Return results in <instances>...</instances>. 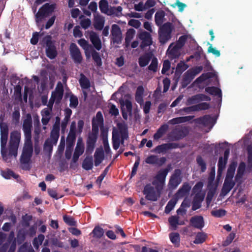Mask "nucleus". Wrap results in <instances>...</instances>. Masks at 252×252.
<instances>
[{
    "mask_svg": "<svg viewBox=\"0 0 252 252\" xmlns=\"http://www.w3.org/2000/svg\"><path fill=\"white\" fill-rule=\"evenodd\" d=\"M101 125L95 123L94 118L92 120V130L88 134L86 141V153L87 155H91L93 152L95 143L97 141L99 126Z\"/></svg>",
    "mask_w": 252,
    "mask_h": 252,
    "instance_id": "f257e3e1",
    "label": "nucleus"
},
{
    "mask_svg": "<svg viewBox=\"0 0 252 252\" xmlns=\"http://www.w3.org/2000/svg\"><path fill=\"white\" fill-rule=\"evenodd\" d=\"M174 29L172 23L168 22L159 27L158 36L159 42L164 44L171 38V33Z\"/></svg>",
    "mask_w": 252,
    "mask_h": 252,
    "instance_id": "f03ea898",
    "label": "nucleus"
},
{
    "mask_svg": "<svg viewBox=\"0 0 252 252\" xmlns=\"http://www.w3.org/2000/svg\"><path fill=\"white\" fill-rule=\"evenodd\" d=\"M162 189H158L154 187L151 184H146L143 190V193L145 195V199L151 201H156L160 197Z\"/></svg>",
    "mask_w": 252,
    "mask_h": 252,
    "instance_id": "7ed1b4c3",
    "label": "nucleus"
},
{
    "mask_svg": "<svg viewBox=\"0 0 252 252\" xmlns=\"http://www.w3.org/2000/svg\"><path fill=\"white\" fill-rule=\"evenodd\" d=\"M21 139V133L17 130L11 132L9 145V155L16 157Z\"/></svg>",
    "mask_w": 252,
    "mask_h": 252,
    "instance_id": "20e7f679",
    "label": "nucleus"
},
{
    "mask_svg": "<svg viewBox=\"0 0 252 252\" xmlns=\"http://www.w3.org/2000/svg\"><path fill=\"white\" fill-rule=\"evenodd\" d=\"M42 42L45 45V53L47 57L51 60L54 59L58 55L57 47L55 41L52 40L50 35H47L43 38Z\"/></svg>",
    "mask_w": 252,
    "mask_h": 252,
    "instance_id": "39448f33",
    "label": "nucleus"
},
{
    "mask_svg": "<svg viewBox=\"0 0 252 252\" xmlns=\"http://www.w3.org/2000/svg\"><path fill=\"white\" fill-rule=\"evenodd\" d=\"M171 165L169 164L167 167L159 170L157 174L154 177V180L152 182V185L157 187L158 189H163V186L165 184L166 177L170 170Z\"/></svg>",
    "mask_w": 252,
    "mask_h": 252,
    "instance_id": "423d86ee",
    "label": "nucleus"
},
{
    "mask_svg": "<svg viewBox=\"0 0 252 252\" xmlns=\"http://www.w3.org/2000/svg\"><path fill=\"white\" fill-rule=\"evenodd\" d=\"M55 9V4L46 3L43 5L38 10L35 15L36 22L41 21L43 19L48 16L54 12Z\"/></svg>",
    "mask_w": 252,
    "mask_h": 252,
    "instance_id": "0eeeda50",
    "label": "nucleus"
},
{
    "mask_svg": "<svg viewBox=\"0 0 252 252\" xmlns=\"http://www.w3.org/2000/svg\"><path fill=\"white\" fill-rule=\"evenodd\" d=\"M189 133V130L187 126H177L169 134V137L172 141H178L187 136Z\"/></svg>",
    "mask_w": 252,
    "mask_h": 252,
    "instance_id": "6e6552de",
    "label": "nucleus"
},
{
    "mask_svg": "<svg viewBox=\"0 0 252 252\" xmlns=\"http://www.w3.org/2000/svg\"><path fill=\"white\" fill-rule=\"evenodd\" d=\"M182 182V171L176 169L172 174L168 183V188L171 189H175Z\"/></svg>",
    "mask_w": 252,
    "mask_h": 252,
    "instance_id": "1a4fd4ad",
    "label": "nucleus"
},
{
    "mask_svg": "<svg viewBox=\"0 0 252 252\" xmlns=\"http://www.w3.org/2000/svg\"><path fill=\"white\" fill-rule=\"evenodd\" d=\"M32 118L31 114L28 113L23 121V130L25 139L32 138Z\"/></svg>",
    "mask_w": 252,
    "mask_h": 252,
    "instance_id": "9d476101",
    "label": "nucleus"
},
{
    "mask_svg": "<svg viewBox=\"0 0 252 252\" xmlns=\"http://www.w3.org/2000/svg\"><path fill=\"white\" fill-rule=\"evenodd\" d=\"M60 118L57 117L56 122L51 131L50 138H49L53 142V144L55 145L57 144L60 136Z\"/></svg>",
    "mask_w": 252,
    "mask_h": 252,
    "instance_id": "9b49d317",
    "label": "nucleus"
},
{
    "mask_svg": "<svg viewBox=\"0 0 252 252\" xmlns=\"http://www.w3.org/2000/svg\"><path fill=\"white\" fill-rule=\"evenodd\" d=\"M180 147L179 144L176 143H164L157 146L154 152L158 154L166 153L168 150Z\"/></svg>",
    "mask_w": 252,
    "mask_h": 252,
    "instance_id": "f8f14e48",
    "label": "nucleus"
},
{
    "mask_svg": "<svg viewBox=\"0 0 252 252\" xmlns=\"http://www.w3.org/2000/svg\"><path fill=\"white\" fill-rule=\"evenodd\" d=\"M63 88L61 82H59L57 85L55 90L52 92L51 97H53L56 100V104L60 103L63 95Z\"/></svg>",
    "mask_w": 252,
    "mask_h": 252,
    "instance_id": "ddd939ff",
    "label": "nucleus"
},
{
    "mask_svg": "<svg viewBox=\"0 0 252 252\" xmlns=\"http://www.w3.org/2000/svg\"><path fill=\"white\" fill-rule=\"evenodd\" d=\"M70 53L74 62L80 63L82 61V57L79 49L75 43H72L70 45Z\"/></svg>",
    "mask_w": 252,
    "mask_h": 252,
    "instance_id": "4468645a",
    "label": "nucleus"
},
{
    "mask_svg": "<svg viewBox=\"0 0 252 252\" xmlns=\"http://www.w3.org/2000/svg\"><path fill=\"white\" fill-rule=\"evenodd\" d=\"M0 147L2 149L6 145L8 136V126L7 124L1 123L0 124Z\"/></svg>",
    "mask_w": 252,
    "mask_h": 252,
    "instance_id": "2eb2a0df",
    "label": "nucleus"
},
{
    "mask_svg": "<svg viewBox=\"0 0 252 252\" xmlns=\"http://www.w3.org/2000/svg\"><path fill=\"white\" fill-rule=\"evenodd\" d=\"M139 38L142 40L141 47L144 48L151 45L152 44L151 35L147 32H143L139 35Z\"/></svg>",
    "mask_w": 252,
    "mask_h": 252,
    "instance_id": "dca6fc26",
    "label": "nucleus"
},
{
    "mask_svg": "<svg viewBox=\"0 0 252 252\" xmlns=\"http://www.w3.org/2000/svg\"><path fill=\"white\" fill-rule=\"evenodd\" d=\"M111 35L113 36L114 42L119 43L122 39V32L119 26L116 24H113L111 26Z\"/></svg>",
    "mask_w": 252,
    "mask_h": 252,
    "instance_id": "f3484780",
    "label": "nucleus"
},
{
    "mask_svg": "<svg viewBox=\"0 0 252 252\" xmlns=\"http://www.w3.org/2000/svg\"><path fill=\"white\" fill-rule=\"evenodd\" d=\"M190 222L193 227L200 230L204 226V219L201 216H195L191 217Z\"/></svg>",
    "mask_w": 252,
    "mask_h": 252,
    "instance_id": "a211bd4d",
    "label": "nucleus"
},
{
    "mask_svg": "<svg viewBox=\"0 0 252 252\" xmlns=\"http://www.w3.org/2000/svg\"><path fill=\"white\" fill-rule=\"evenodd\" d=\"M90 39L94 47L97 50H99L101 48V42L98 35L94 31L89 32Z\"/></svg>",
    "mask_w": 252,
    "mask_h": 252,
    "instance_id": "6ab92c4d",
    "label": "nucleus"
},
{
    "mask_svg": "<svg viewBox=\"0 0 252 252\" xmlns=\"http://www.w3.org/2000/svg\"><path fill=\"white\" fill-rule=\"evenodd\" d=\"M191 189V187L188 183H184L182 186L179 189L175 195L177 198H181L188 194Z\"/></svg>",
    "mask_w": 252,
    "mask_h": 252,
    "instance_id": "aec40b11",
    "label": "nucleus"
},
{
    "mask_svg": "<svg viewBox=\"0 0 252 252\" xmlns=\"http://www.w3.org/2000/svg\"><path fill=\"white\" fill-rule=\"evenodd\" d=\"M33 153V145L32 138L25 139L22 154L32 156Z\"/></svg>",
    "mask_w": 252,
    "mask_h": 252,
    "instance_id": "412c9836",
    "label": "nucleus"
},
{
    "mask_svg": "<svg viewBox=\"0 0 252 252\" xmlns=\"http://www.w3.org/2000/svg\"><path fill=\"white\" fill-rule=\"evenodd\" d=\"M104 24V18L102 16L96 14L94 15V26L96 30H101L103 28Z\"/></svg>",
    "mask_w": 252,
    "mask_h": 252,
    "instance_id": "4be33fe9",
    "label": "nucleus"
},
{
    "mask_svg": "<svg viewBox=\"0 0 252 252\" xmlns=\"http://www.w3.org/2000/svg\"><path fill=\"white\" fill-rule=\"evenodd\" d=\"M32 156L25 155L22 153L20 157V163L23 165L22 169L26 170H29L31 168L30 163H31Z\"/></svg>",
    "mask_w": 252,
    "mask_h": 252,
    "instance_id": "5701e85b",
    "label": "nucleus"
},
{
    "mask_svg": "<svg viewBox=\"0 0 252 252\" xmlns=\"http://www.w3.org/2000/svg\"><path fill=\"white\" fill-rule=\"evenodd\" d=\"M168 128L169 126L167 124H165L161 125L154 134L153 138L154 140H158L161 138L166 133Z\"/></svg>",
    "mask_w": 252,
    "mask_h": 252,
    "instance_id": "b1692460",
    "label": "nucleus"
},
{
    "mask_svg": "<svg viewBox=\"0 0 252 252\" xmlns=\"http://www.w3.org/2000/svg\"><path fill=\"white\" fill-rule=\"evenodd\" d=\"M194 78V77L192 74L191 71L189 70L187 71L183 76L181 82L182 88H186L189 84L190 83V82Z\"/></svg>",
    "mask_w": 252,
    "mask_h": 252,
    "instance_id": "393cba45",
    "label": "nucleus"
},
{
    "mask_svg": "<svg viewBox=\"0 0 252 252\" xmlns=\"http://www.w3.org/2000/svg\"><path fill=\"white\" fill-rule=\"evenodd\" d=\"M194 118V116H188L179 117L173 118L168 121V123L171 125H176L189 122Z\"/></svg>",
    "mask_w": 252,
    "mask_h": 252,
    "instance_id": "a878e982",
    "label": "nucleus"
},
{
    "mask_svg": "<svg viewBox=\"0 0 252 252\" xmlns=\"http://www.w3.org/2000/svg\"><path fill=\"white\" fill-rule=\"evenodd\" d=\"M100 137L103 141L104 150L106 153H108L110 151V148L108 140V131L101 128Z\"/></svg>",
    "mask_w": 252,
    "mask_h": 252,
    "instance_id": "bb28decb",
    "label": "nucleus"
},
{
    "mask_svg": "<svg viewBox=\"0 0 252 252\" xmlns=\"http://www.w3.org/2000/svg\"><path fill=\"white\" fill-rule=\"evenodd\" d=\"M196 123L207 126L213 123V118L209 115H206L195 120Z\"/></svg>",
    "mask_w": 252,
    "mask_h": 252,
    "instance_id": "cd10ccee",
    "label": "nucleus"
},
{
    "mask_svg": "<svg viewBox=\"0 0 252 252\" xmlns=\"http://www.w3.org/2000/svg\"><path fill=\"white\" fill-rule=\"evenodd\" d=\"M235 184V182H227V181H224L221 190V194L223 196L226 195L233 188Z\"/></svg>",
    "mask_w": 252,
    "mask_h": 252,
    "instance_id": "c85d7f7f",
    "label": "nucleus"
},
{
    "mask_svg": "<svg viewBox=\"0 0 252 252\" xmlns=\"http://www.w3.org/2000/svg\"><path fill=\"white\" fill-rule=\"evenodd\" d=\"M205 91L210 94L218 96L220 98V100L221 101L222 93L220 88L214 86L208 87L205 88Z\"/></svg>",
    "mask_w": 252,
    "mask_h": 252,
    "instance_id": "c756f323",
    "label": "nucleus"
},
{
    "mask_svg": "<svg viewBox=\"0 0 252 252\" xmlns=\"http://www.w3.org/2000/svg\"><path fill=\"white\" fill-rule=\"evenodd\" d=\"M246 170V164L244 162L242 161L240 163L237 171V174L235 177L236 182L240 181L242 178Z\"/></svg>",
    "mask_w": 252,
    "mask_h": 252,
    "instance_id": "7c9ffc66",
    "label": "nucleus"
},
{
    "mask_svg": "<svg viewBox=\"0 0 252 252\" xmlns=\"http://www.w3.org/2000/svg\"><path fill=\"white\" fill-rule=\"evenodd\" d=\"M165 16V12L163 10H159L157 11L155 15V21L156 24L159 27L162 25V23L164 20Z\"/></svg>",
    "mask_w": 252,
    "mask_h": 252,
    "instance_id": "2f4dec72",
    "label": "nucleus"
},
{
    "mask_svg": "<svg viewBox=\"0 0 252 252\" xmlns=\"http://www.w3.org/2000/svg\"><path fill=\"white\" fill-rule=\"evenodd\" d=\"M168 221L173 229L176 230L178 225L184 224V222H179V217L178 215L172 216L168 218Z\"/></svg>",
    "mask_w": 252,
    "mask_h": 252,
    "instance_id": "473e14b6",
    "label": "nucleus"
},
{
    "mask_svg": "<svg viewBox=\"0 0 252 252\" xmlns=\"http://www.w3.org/2000/svg\"><path fill=\"white\" fill-rule=\"evenodd\" d=\"M80 85L83 89H88L91 86L90 80L83 73L80 74V78L79 80Z\"/></svg>",
    "mask_w": 252,
    "mask_h": 252,
    "instance_id": "72a5a7b5",
    "label": "nucleus"
},
{
    "mask_svg": "<svg viewBox=\"0 0 252 252\" xmlns=\"http://www.w3.org/2000/svg\"><path fill=\"white\" fill-rule=\"evenodd\" d=\"M227 160L224 159L222 157L219 158L218 163V172L217 178H219L221 177L223 170L225 168Z\"/></svg>",
    "mask_w": 252,
    "mask_h": 252,
    "instance_id": "f704fd0d",
    "label": "nucleus"
},
{
    "mask_svg": "<svg viewBox=\"0 0 252 252\" xmlns=\"http://www.w3.org/2000/svg\"><path fill=\"white\" fill-rule=\"evenodd\" d=\"M93 167V159L92 156L87 157L82 162V167L86 170H90Z\"/></svg>",
    "mask_w": 252,
    "mask_h": 252,
    "instance_id": "c9c22d12",
    "label": "nucleus"
},
{
    "mask_svg": "<svg viewBox=\"0 0 252 252\" xmlns=\"http://www.w3.org/2000/svg\"><path fill=\"white\" fill-rule=\"evenodd\" d=\"M178 199V198L175 196L168 201L164 210V212L166 214H169L174 209Z\"/></svg>",
    "mask_w": 252,
    "mask_h": 252,
    "instance_id": "e433bc0d",
    "label": "nucleus"
},
{
    "mask_svg": "<svg viewBox=\"0 0 252 252\" xmlns=\"http://www.w3.org/2000/svg\"><path fill=\"white\" fill-rule=\"evenodd\" d=\"M152 56L150 54H146L139 58L138 63L140 67H145L150 62Z\"/></svg>",
    "mask_w": 252,
    "mask_h": 252,
    "instance_id": "4c0bfd02",
    "label": "nucleus"
},
{
    "mask_svg": "<svg viewBox=\"0 0 252 252\" xmlns=\"http://www.w3.org/2000/svg\"><path fill=\"white\" fill-rule=\"evenodd\" d=\"M189 66L185 63L182 61L180 62L177 65L175 75H178V78H179L181 74Z\"/></svg>",
    "mask_w": 252,
    "mask_h": 252,
    "instance_id": "58836bf2",
    "label": "nucleus"
},
{
    "mask_svg": "<svg viewBox=\"0 0 252 252\" xmlns=\"http://www.w3.org/2000/svg\"><path fill=\"white\" fill-rule=\"evenodd\" d=\"M144 92V90L142 86H139L137 88L135 95V99L139 103H141L143 100V95Z\"/></svg>",
    "mask_w": 252,
    "mask_h": 252,
    "instance_id": "ea45409f",
    "label": "nucleus"
},
{
    "mask_svg": "<svg viewBox=\"0 0 252 252\" xmlns=\"http://www.w3.org/2000/svg\"><path fill=\"white\" fill-rule=\"evenodd\" d=\"M14 241H16V239L15 238V234L13 231H11L9 234V235L7 239V242L5 244H4L2 247V248L3 249L4 252H5L8 249L10 245V244L12 243Z\"/></svg>",
    "mask_w": 252,
    "mask_h": 252,
    "instance_id": "a19ab883",
    "label": "nucleus"
},
{
    "mask_svg": "<svg viewBox=\"0 0 252 252\" xmlns=\"http://www.w3.org/2000/svg\"><path fill=\"white\" fill-rule=\"evenodd\" d=\"M104 229L99 226H96L92 232L93 237L95 238L100 239L104 235Z\"/></svg>",
    "mask_w": 252,
    "mask_h": 252,
    "instance_id": "79ce46f5",
    "label": "nucleus"
},
{
    "mask_svg": "<svg viewBox=\"0 0 252 252\" xmlns=\"http://www.w3.org/2000/svg\"><path fill=\"white\" fill-rule=\"evenodd\" d=\"M26 231L23 229H20L17 234L16 242L18 245L22 244L26 239Z\"/></svg>",
    "mask_w": 252,
    "mask_h": 252,
    "instance_id": "37998d69",
    "label": "nucleus"
},
{
    "mask_svg": "<svg viewBox=\"0 0 252 252\" xmlns=\"http://www.w3.org/2000/svg\"><path fill=\"white\" fill-rule=\"evenodd\" d=\"M20 118V110L18 107H14V111L12 115V120L15 125H18L19 123Z\"/></svg>",
    "mask_w": 252,
    "mask_h": 252,
    "instance_id": "c03bdc74",
    "label": "nucleus"
},
{
    "mask_svg": "<svg viewBox=\"0 0 252 252\" xmlns=\"http://www.w3.org/2000/svg\"><path fill=\"white\" fill-rule=\"evenodd\" d=\"M84 152V147H78V146H76L72 157L73 161L77 162L79 157L83 154Z\"/></svg>",
    "mask_w": 252,
    "mask_h": 252,
    "instance_id": "a18cd8bd",
    "label": "nucleus"
},
{
    "mask_svg": "<svg viewBox=\"0 0 252 252\" xmlns=\"http://www.w3.org/2000/svg\"><path fill=\"white\" fill-rule=\"evenodd\" d=\"M99 9L102 13H107L108 15H110V13H108V3L106 0H100L99 2Z\"/></svg>",
    "mask_w": 252,
    "mask_h": 252,
    "instance_id": "49530a36",
    "label": "nucleus"
},
{
    "mask_svg": "<svg viewBox=\"0 0 252 252\" xmlns=\"http://www.w3.org/2000/svg\"><path fill=\"white\" fill-rule=\"evenodd\" d=\"M53 145L54 144L51 140H50L49 139H46L44 144V151L45 152H48L49 154L52 153L53 148Z\"/></svg>",
    "mask_w": 252,
    "mask_h": 252,
    "instance_id": "de8ad7c7",
    "label": "nucleus"
},
{
    "mask_svg": "<svg viewBox=\"0 0 252 252\" xmlns=\"http://www.w3.org/2000/svg\"><path fill=\"white\" fill-rule=\"evenodd\" d=\"M1 174L6 179H10L11 177H13L15 179H17L19 177L18 175L15 174L13 171L9 169H8L7 171H2Z\"/></svg>",
    "mask_w": 252,
    "mask_h": 252,
    "instance_id": "09e8293b",
    "label": "nucleus"
},
{
    "mask_svg": "<svg viewBox=\"0 0 252 252\" xmlns=\"http://www.w3.org/2000/svg\"><path fill=\"white\" fill-rule=\"evenodd\" d=\"M207 237V235L203 232H198L195 237V239L194 241L195 244H201L203 243Z\"/></svg>",
    "mask_w": 252,
    "mask_h": 252,
    "instance_id": "8fccbe9b",
    "label": "nucleus"
},
{
    "mask_svg": "<svg viewBox=\"0 0 252 252\" xmlns=\"http://www.w3.org/2000/svg\"><path fill=\"white\" fill-rule=\"evenodd\" d=\"M32 217L31 215L26 214L22 216V225L24 227H28L30 226V221L32 220Z\"/></svg>",
    "mask_w": 252,
    "mask_h": 252,
    "instance_id": "3c124183",
    "label": "nucleus"
},
{
    "mask_svg": "<svg viewBox=\"0 0 252 252\" xmlns=\"http://www.w3.org/2000/svg\"><path fill=\"white\" fill-rule=\"evenodd\" d=\"M121 107H123V108H124V106H125L127 112L129 115H131L132 105L131 102L129 100L126 99L125 101H123L122 102H121Z\"/></svg>",
    "mask_w": 252,
    "mask_h": 252,
    "instance_id": "603ef678",
    "label": "nucleus"
},
{
    "mask_svg": "<svg viewBox=\"0 0 252 252\" xmlns=\"http://www.w3.org/2000/svg\"><path fill=\"white\" fill-rule=\"evenodd\" d=\"M92 58L94 62L96 63V65L97 66H100L102 65L101 59L98 52L95 51H93L92 54Z\"/></svg>",
    "mask_w": 252,
    "mask_h": 252,
    "instance_id": "864d4df0",
    "label": "nucleus"
},
{
    "mask_svg": "<svg viewBox=\"0 0 252 252\" xmlns=\"http://www.w3.org/2000/svg\"><path fill=\"white\" fill-rule=\"evenodd\" d=\"M211 215L216 218H221L226 214V211L222 209L213 210L211 212Z\"/></svg>",
    "mask_w": 252,
    "mask_h": 252,
    "instance_id": "5fc2aeb1",
    "label": "nucleus"
},
{
    "mask_svg": "<svg viewBox=\"0 0 252 252\" xmlns=\"http://www.w3.org/2000/svg\"><path fill=\"white\" fill-rule=\"evenodd\" d=\"M196 162L197 164L200 167L201 171L202 172H205L206 169V163L200 156L197 157Z\"/></svg>",
    "mask_w": 252,
    "mask_h": 252,
    "instance_id": "6e6d98bb",
    "label": "nucleus"
},
{
    "mask_svg": "<svg viewBox=\"0 0 252 252\" xmlns=\"http://www.w3.org/2000/svg\"><path fill=\"white\" fill-rule=\"evenodd\" d=\"M195 111L207 110L210 108V104L207 102H202L194 105Z\"/></svg>",
    "mask_w": 252,
    "mask_h": 252,
    "instance_id": "4d7b16f0",
    "label": "nucleus"
},
{
    "mask_svg": "<svg viewBox=\"0 0 252 252\" xmlns=\"http://www.w3.org/2000/svg\"><path fill=\"white\" fill-rule=\"evenodd\" d=\"M63 221L65 223L70 226H76V221L74 220V218L72 217L64 215L63 217Z\"/></svg>",
    "mask_w": 252,
    "mask_h": 252,
    "instance_id": "13d9d810",
    "label": "nucleus"
},
{
    "mask_svg": "<svg viewBox=\"0 0 252 252\" xmlns=\"http://www.w3.org/2000/svg\"><path fill=\"white\" fill-rule=\"evenodd\" d=\"M117 126L119 129L120 130V132L122 133V137L123 139H125V138L127 137V128L125 125L119 123L117 125Z\"/></svg>",
    "mask_w": 252,
    "mask_h": 252,
    "instance_id": "bf43d9fd",
    "label": "nucleus"
},
{
    "mask_svg": "<svg viewBox=\"0 0 252 252\" xmlns=\"http://www.w3.org/2000/svg\"><path fill=\"white\" fill-rule=\"evenodd\" d=\"M140 157H137V158L135 161V163L132 167V168L130 178L133 177L136 174L137 168H138V167L140 163Z\"/></svg>",
    "mask_w": 252,
    "mask_h": 252,
    "instance_id": "052dcab7",
    "label": "nucleus"
},
{
    "mask_svg": "<svg viewBox=\"0 0 252 252\" xmlns=\"http://www.w3.org/2000/svg\"><path fill=\"white\" fill-rule=\"evenodd\" d=\"M169 237L173 244H177L180 242V235L178 233H172L170 234Z\"/></svg>",
    "mask_w": 252,
    "mask_h": 252,
    "instance_id": "680f3d73",
    "label": "nucleus"
},
{
    "mask_svg": "<svg viewBox=\"0 0 252 252\" xmlns=\"http://www.w3.org/2000/svg\"><path fill=\"white\" fill-rule=\"evenodd\" d=\"M78 104V98L75 95L72 94L70 96V107L72 108H75L77 106Z\"/></svg>",
    "mask_w": 252,
    "mask_h": 252,
    "instance_id": "e2e57ef3",
    "label": "nucleus"
},
{
    "mask_svg": "<svg viewBox=\"0 0 252 252\" xmlns=\"http://www.w3.org/2000/svg\"><path fill=\"white\" fill-rule=\"evenodd\" d=\"M158 60L155 57L152 59L151 64L148 66L149 70L154 72H156L158 68Z\"/></svg>",
    "mask_w": 252,
    "mask_h": 252,
    "instance_id": "0e129e2a",
    "label": "nucleus"
},
{
    "mask_svg": "<svg viewBox=\"0 0 252 252\" xmlns=\"http://www.w3.org/2000/svg\"><path fill=\"white\" fill-rule=\"evenodd\" d=\"M235 237V233L233 232L230 233L227 237L226 240L223 242V245L224 246H227L231 243L232 241Z\"/></svg>",
    "mask_w": 252,
    "mask_h": 252,
    "instance_id": "69168bd1",
    "label": "nucleus"
},
{
    "mask_svg": "<svg viewBox=\"0 0 252 252\" xmlns=\"http://www.w3.org/2000/svg\"><path fill=\"white\" fill-rule=\"evenodd\" d=\"M94 157L104 159V151L102 146H100L96 149Z\"/></svg>",
    "mask_w": 252,
    "mask_h": 252,
    "instance_id": "338daca9",
    "label": "nucleus"
},
{
    "mask_svg": "<svg viewBox=\"0 0 252 252\" xmlns=\"http://www.w3.org/2000/svg\"><path fill=\"white\" fill-rule=\"evenodd\" d=\"M248 166L252 168V147L248 148Z\"/></svg>",
    "mask_w": 252,
    "mask_h": 252,
    "instance_id": "774afa93",
    "label": "nucleus"
}]
</instances>
